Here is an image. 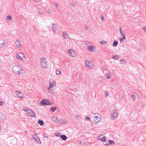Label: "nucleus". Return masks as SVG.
<instances>
[{"label":"nucleus","instance_id":"nucleus-1","mask_svg":"<svg viewBox=\"0 0 146 146\" xmlns=\"http://www.w3.org/2000/svg\"><path fill=\"white\" fill-rule=\"evenodd\" d=\"M94 117L93 119V123L96 124L102 120V117L98 113L94 114Z\"/></svg>","mask_w":146,"mask_h":146},{"label":"nucleus","instance_id":"nucleus-48","mask_svg":"<svg viewBox=\"0 0 146 146\" xmlns=\"http://www.w3.org/2000/svg\"><path fill=\"white\" fill-rule=\"evenodd\" d=\"M68 38L69 40H72V39L74 40V39L72 38H71L70 37H68Z\"/></svg>","mask_w":146,"mask_h":146},{"label":"nucleus","instance_id":"nucleus-7","mask_svg":"<svg viewBox=\"0 0 146 146\" xmlns=\"http://www.w3.org/2000/svg\"><path fill=\"white\" fill-rule=\"evenodd\" d=\"M118 112L116 110H113L111 112V118L112 120L115 119L118 115Z\"/></svg>","mask_w":146,"mask_h":146},{"label":"nucleus","instance_id":"nucleus-41","mask_svg":"<svg viewBox=\"0 0 146 146\" xmlns=\"http://www.w3.org/2000/svg\"><path fill=\"white\" fill-rule=\"evenodd\" d=\"M119 31H120V34L122 35H124V34H123V32H122L121 31V27H120L119 28Z\"/></svg>","mask_w":146,"mask_h":146},{"label":"nucleus","instance_id":"nucleus-27","mask_svg":"<svg viewBox=\"0 0 146 146\" xmlns=\"http://www.w3.org/2000/svg\"><path fill=\"white\" fill-rule=\"evenodd\" d=\"M75 118L78 120H80L81 119V116L79 115H76Z\"/></svg>","mask_w":146,"mask_h":146},{"label":"nucleus","instance_id":"nucleus-46","mask_svg":"<svg viewBox=\"0 0 146 146\" xmlns=\"http://www.w3.org/2000/svg\"><path fill=\"white\" fill-rule=\"evenodd\" d=\"M101 20L102 21H104V17L102 16V18H101Z\"/></svg>","mask_w":146,"mask_h":146},{"label":"nucleus","instance_id":"nucleus-52","mask_svg":"<svg viewBox=\"0 0 146 146\" xmlns=\"http://www.w3.org/2000/svg\"><path fill=\"white\" fill-rule=\"evenodd\" d=\"M44 137L46 138H48V137L47 136H44Z\"/></svg>","mask_w":146,"mask_h":146},{"label":"nucleus","instance_id":"nucleus-45","mask_svg":"<svg viewBox=\"0 0 146 146\" xmlns=\"http://www.w3.org/2000/svg\"><path fill=\"white\" fill-rule=\"evenodd\" d=\"M3 102L1 101H0V105L2 106L3 104Z\"/></svg>","mask_w":146,"mask_h":146},{"label":"nucleus","instance_id":"nucleus-40","mask_svg":"<svg viewBox=\"0 0 146 146\" xmlns=\"http://www.w3.org/2000/svg\"><path fill=\"white\" fill-rule=\"evenodd\" d=\"M55 6L56 7L57 9H59V7H58V4L57 3H55Z\"/></svg>","mask_w":146,"mask_h":146},{"label":"nucleus","instance_id":"nucleus-33","mask_svg":"<svg viewBox=\"0 0 146 146\" xmlns=\"http://www.w3.org/2000/svg\"><path fill=\"white\" fill-rule=\"evenodd\" d=\"M12 17L10 15H8L7 17V20L8 21H10L12 19Z\"/></svg>","mask_w":146,"mask_h":146},{"label":"nucleus","instance_id":"nucleus-24","mask_svg":"<svg viewBox=\"0 0 146 146\" xmlns=\"http://www.w3.org/2000/svg\"><path fill=\"white\" fill-rule=\"evenodd\" d=\"M106 77L108 79H109L111 77V74L110 73H108L106 75Z\"/></svg>","mask_w":146,"mask_h":146},{"label":"nucleus","instance_id":"nucleus-57","mask_svg":"<svg viewBox=\"0 0 146 146\" xmlns=\"http://www.w3.org/2000/svg\"><path fill=\"white\" fill-rule=\"evenodd\" d=\"M49 93H50V92H48Z\"/></svg>","mask_w":146,"mask_h":146},{"label":"nucleus","instance_id":"nucleus-10","mask_svg":"<svg viewBox=\"0 0 146 146\" xmlns=\"http://www.w3.org/2000/svg\"><path fill=\"white\" fill-rule=\"evenodd\" d=\"M85 64L88 67L90 68H93L94 67L92 63L90 60H86L85 62Z\"/></svg>","mask_w":146,"mask_h":146},{"label":"nucleus","instance_id":"nucleus-23","mask_svg":"<svg viewBox=\"0 0 146 146\" xmlns=\"http://www.w3.org/2000/svg\"><path fill=\"white\" fill-rule=\"evenodd\" d=\"M70 3L71 6L73 7H75L76 5V1H72Z\"/></svg>","mask_w":146,"mask_h":146},{"label":"nucleus","instance_id":"nucleus-53","mask_svg":"<svg viewBox=\"0 0 146 146\" xmlns=\"http://www.w3.org/2000/svg\"><path fill=\"white\" fill-rule=\"evenodd\" d=\"M2 60L0 58V63H1L2 62Z\"/></svg>","mask_w":146,"mask_h":146},{"label":"nucleus","instance_id":"nucleus-17","mask_svg":"<svg viewBox=\"0 0 146 146\" xmlns=\"http://www.w3.org/2000/svg\"><path fill=\"white\" fill-rule=\"evenodd\" d=\"M68 34L66 31H64L62 33V36L63 37L65 38H66L68 37Z\"/></svg>","mask_w":146,"mask_h":146},{"label":"nucleus","instance_id":"nucleus-31","mask_svg":"<svg viewBox=\"0 0 146 146\" xmlns=\"http://www.w3.org/2000/svg\"><path fill=\"white\" fill-rule=\"evenodd\" d=\"M55 135L56 136L60 137L61 135V133L60 132H56L55 133Z\"/></svg>","mask_w":146,"mask_h":146},{"label":"nucleus","instance_id":"nucleus-36","mask_svg":"<svg viewBox=\"0 0 146 146\" xmlns=\"http://www.w3.org/2000/svg\"><path fill=\"white\" fill-rule=\"evenodd\" d=\"M60 71L58 70H56V73L57 74H60Z\"/></svg>","mask_w":146,"mask_h":146},{"label":"nucleus","instance_id":"nucleus-34","mask_svg":"<svg viewBox=\"0 0 146 146\" xmlns=\"http://www.w3.org/2000/svg\"><path fill=\"white\" fill-rule=\"evenodd\" d=\"M108 141L109 143L110 144H115V143L112 140H109Z\"/></svg>","mask_w":146,"mask_h":146},{"label":"nucleus","instance_id":"nucleus-54","mask_svg":"<svg viewBox=\"0 0 146 146\" xmlns=\"http://www.w3.org/2000/svg\"><path fill=\"white\" fill-rule=\"evenodd\" d=\"M2 127L1 125H0V131H1V130Z\"/></svg>","mask_w":146,"mask_h":146},{"label":"nucleus","instance_id":"nucleus-22","mask_svg":"<svg viewBox=\"0 0 146 146\" xmlns=\"http://www.w3.org/2000/svg\"><path fill=\"white\" fill-rule=\"evenodd\" d=\"M60 137L62 140L64 141L66 140L67 138L66 136L64 135H62L60 136Z\"/></svg>","mask_w":146,"mask_h":146},{"label":"nucleus","instance_id":"nucleus-5","mask_svg":"<svg viewBox=\"0 0 146 146\" xmlns=\"http://www.w3.org/2000/svg\"><path fill=\"white\" fill-rule=\"evenodd\" d=\"M16 57L18 58L23 61H25L26 60L25 54L21 52L18 53L16 55Z\"/></svg>","mask_w":146,"mask_h":146},{"label":"nucleus","instance_id":"nucleus-21","mask_svg":"<svg viewBox=\"0 0 146 146\" xmlns=\"http://www.w3.org/2000/svg\"><path fill=\"white\" fill-rule=\"evenodd\" d=\"M0 118L3 120H6L7 119L6 117L2 113H0Z\"/></svg>","mask_w":146,"mask_h":146},{"label":"nucleus","instance_id":"nucleus-49","mask_svg":"<svg viewBox=\"0 0 146 146\" xmlns=\"http://www.w3.org/2000/svg\"><path fill=\"white\" fill-rule=\"evenodd\" d=\"M122 36H123V38L124 39H126V38L125 36V35H123Z\"/></svg>","mask_w":146,"mask_h":146},{"label":"nucleus","instance_id":"nucleus-12","mask_svg":"<svg viewBox=\"0 0 146 146\" xmlns=\"http://www.w3.org/2000/svg\"><path fill=\"white\" fill-rule=\"evenodd\" d=\"M39 104L40 105L44 106L48 105L50 104L49 102L48 101H46L44 100H41Z\"/></svg>","mask_w":146,"mask_h":146},{"label":"nucleus","instance_id":"nucleus-3","mask_svg":"<svg viewBox=\"0 0 146 146\" xmlns=\"http://www.w3.org/2000/svg\"><path fill=\"white\" fill-rule=\"evenodd\" d=\"M24 110L26 112L27 115H28L32 117H36V114L31 109Z\"/></svg>","mask_w":146,"mask_h":146},{"label":"nucleus","instance_id":"nucleus-37","mask_svg":"<svg viewBox=\"0 0 146 146\" xmlns=\"http://www.w3.org/2000/svg\"><path fill=\"white\" fill-rule=\"evenodd\" d=\"M46 12L48 13V14H50L51 13L50 11V9H47L46 10Z\"/></svg>","mask_w":146,"mask_h":146},{"label":"nucleus","instance_id":"nucleus-47","mask_svg":"<svg viewBox=\"0 0 146 146\" xmlns=\"http://www.w3.org/2000/svg\"><path fill=\"white\" fill-rule=\"evenodd\" d=\"M86 119H89L90 117L88 115L87 116H86Z\"/></svg>","mask_w":146,"mask_h":146},{"label":"nucleus","instance_id":"nucleus-9","mask_svg":"<svg viewBox=\"0 0 146 146\" xmlns=\"http://www.w3.org/2000/svg\"><path fill=\"white\" fill-rule=\"evenodd\" d=\"M15 47L17 48L22 49L23 46L21 42L18 40H16L15 42Z\"/></svg>","mask_w":146,"mask_h":146},{"label":"nucleus","instance_id":"nucleus-13","mask_svg":"<svg viewBox=\"0 0 146 146\" xmlns=\"http://www.w3.org/2000/svg\"><path fill=\"white\" fill-rule=\"evenodd\" d=\"M97 138L102 142L106 141V137L104 135H100L97 137Z\"/></svg>","mask_w":146,"mask_h":146},{"label":"nucleus","instance_id":"nucleus-44","mask_svg":"<svg viewBox=\"0 0 146 146\" xmlns=\"http://www.w3.org/2000/svg\"><path fill=\"white\" fill-rule=\"evenodd\" d=\"M142 29L146 33V27H143Z\"/></svg>","mask_w":146,"mask_h":146},{"label":"nucleus","instance_id":"nucleus-8","mask_svg":"<svg viewBox=\"0 0 146 146\" xmlns=\"http://www.w3.org/2000/svg\"><path fill=\"white\" fill-rule=\"evenodd\" d=\"M67 53L71 56L74 57L75 56V51L73 49H68Z\"/></svg>","mask_w":146,"mask_h":146},{"label":"nucleus","instance_id":"nucleus-55","mask_svg":"<svg viewBox=\"0 0 146 146\" xmlns=\"http://www.w3.org/2000/svg\"><path fill=\"white\" fill-rule=\"evenodd\" d=\"M25 133H27V131H25Z\"/></svg>","mask_w":146,"mask_h":146},{"label":"nucleus","instance_id":"nucleus-38","mask_svg":"<svg viewBox=\"0 0 146 146\" xmlns=\"http://www.w3.org/2000/svg\"><path fill=\"white\" fill-rule=\"evenodd\" d=\"M120 42L121 43H122L123 42V38H119Z\"/></svg>","mask_w":146,"mask_h":146},{"label":"nucleus","instance_id":"nucleus-11","mask_svg":"<svg viewBox=\"0 0 146 146\" xmlns=\"http://www.w3.org/2000/svg\"><path fill=\"white\" fill-rule=\"evenodd\" d=\"M33 139L37 143L39 144H40L41 142L40 138H39L38 136L37 135L36 133H35V135L34 136H33Z\"/></svg>","mask_w":146,"mask_h":146},{"label":"nucleus","instance_id":"nucleus-32","mask_svg":"<svg viewBox=\"0 0 146 146\" xmlns=\"http://www.w3.org/2000/svg\"><path fill=\"white\" fill-rule=\"evenodd\" d=\"M119 56L118 55H116L112 57V58L113 59H116V60H117L119 59Z\"/></svg>","mask_w":146,"mask_h":146},{"label":"nucleus","instance_id":"nucleus-16","mask_svg":"<svg viewBox=\"0 0 146 146\" xmlns=\"http://www.w3.org/2000/svg\"><path fill=\"white\" fill-rule=\"evenodd\" d=\"M95 49V47L93 46H89L87 48L88 50L91 51H94Z\"/></svg>","mask_w":146,"mask_h":146},{"label":"nucleus","instance_id":"nucleus-42","mask_svg":"<svg viewBox=\"0 0 146 146\" xmlns=\"http://www.w3.org/2000/svg\"><path fill=\"white\" fill-rule=\"evenodd\" d=\"M39 14L40 15H42L43 14V13L41 11H39L38 12Z\"/></svg>","mask_w":146,"mask_h":146},{"label":"nucleus","instance_id":"nucleus-14","mask_svg":"<svg viewBox=\"0 0 146 146\" xmlns=\"http://www.w3.org/2000/svg\"><path fill=\"white\" fill-rule=\"evenodd\" d=\"M52 29L53 33L54 34H55L56 33V31L57 30L56 25L55 24H52Z\"/></svg>","mask_w":146,"mask_h":146},{"label":"nucleus","instance_id":"nucleus-18","mask_svg":"<svg viewBox=\"0 0 146 146\" xmlns=\"http://www.w3.org/2000/svg\"><path fill=\"white\" fill-rule=\"evenodd\" d=\"M51 119L53 122L56 123H57V121H58V118L57 117L53 116L52 117Z\"/></svg>","mask_w":146,"mask_h":146},{"label":"nucleus","instance_id":"nucleus-26","mask_svg":"<svg viewBox=\"0 0 146 146\" xmlns=\"http://www.w3.org/2000/svg\"><path fill=\"white\" fill-rule=\"evenodd\" d=\"M38 123L41 126H42L44 124V123L43 121L41 120H39L38 121Z\"/></svg>","mask_w":146,"mask_h":146},{"label":"nucleus","instance_id":"nucleus-43","mask_svg":"<svg viewBox=\"0 0 146 146\" xmlns=\"http://www.w3.org/2000/svg\"><path fill=\"white\" fill-rule=\"evenodd\" d=\"M131 98H132L133 99H135V96L134 95H132L131 96Z\"/></svg>","mask_w":146,"mask_h":146},{"label":"nucleus","instance_id":"nucleus-2","mask_svg":"<svg viewBox=\"0 0 146 146\" xmlns=\"http://www.w3.org/2000/svg\"><path fill=\"white\" fill-rule=\"evenodd\" d=\"M40 64L42 67L44 68H46L47 67V61L45 58L42 57L40 58Z\"/></svg>","mask_w":146,"mask_h":146},{"label":"nucleus","instance_id":"nucleus-35","mask_svg":"<svg viewBox=\"0 0 146 146\" xmlns=\"http://www.w3.org/2000/svg\"><path fill=\"white\" fill-rule=\"evenodd\" d=\"M100 43L101 44L104 45V44H106L107 43V42H106V41H105L103 40V41H101L100 42Z\"/></svg>","mask_w":146,"mask_h":146},{"label":"nucleus","instance_id":"nucleus-20","mask_svg":"<svg viewBox=\"0 0 146 146\" xmlns=\"http://www.w3.org/2000/svg\"><path fill=\"white\" fill-rule=\"evenodd\" d=\"M25 73V71L23 69H22L21 68V69H20L19 72L18 73V74L19 75H21L23 74H24Z\"/></svg>","mask_w":146,"mask_h":146},{"label":"nucleus","instance_id":"nucleus-29","mask_svg":"<svg viewBox=\"0 0 146 146\" xmlns=\"http://www.w3.org/2000/svg\"><path fill=\"white\" fill-rule=\"evenodd\" d=\"M120 63L122 64H125L126 63L124 59L120 60Z\"/></svg>","mask_w":146,"mask_h":146},{"label":"nucleus","instance_id":"nucleus-51","mask_svg":"<svg viewBox=\"0 0 146 146\" xmlns=\"http://www.w3.org/2000/svg\"><path fill=\"white\" fill-rule=\"evenodd\" d=\"M35 2H38L39 1V0H33Z\"/></svg>","mask_w":146,"mask_h":146},{"label":"nucleus","instance_id":"nucleus-50","mask_svg":"<svg viewBox=\"0 0 146 146\" xmlns=\"http://www.w3.org/2000/svg\"><path fill=\"white\" fill-rule=\"evenodd\" d=\"M105 94H106V97L107 96H108V92H106Z\"/></svg>","mask_w":146,"mask_h":146},{"label":"nucleus","instance_id":"nucleus-39","mask_svg":"<svg viewBox=\"0 0 146 146\" xmlns=\"http://www.w3.org/2000/svg\"><path fill=\"white\" fill-rule=\"evenodd\" d=\"M89 28L87 26H85L84 27V29L86 30H88Z\"/></svg>","mask_w":146,"mask_h":146},{"label":"nucleus","instance_id":"nucleus-56","mask_svg":"<svg viewBox=\"0 0 146 146\" xmlns=\"http://www.w3.org/2000/svg\"><path fill=\"white\" fill-rule=\"evenodd\" d=\"M86 41L85 42V43H86Z\"/></svg>","mask_w":146,"mask_h":146},{"label":"nucleus","instance_id":"nucleus-25","mask_svg":"<svg viewBox=\"0 0 146 146\" xmlns=\"http://www.w3.org/2000/svg\"><path fill=\"white\" fill-rule=\"evenodd\" d=\"M23 94H22L20 92H19L17 94V97L19 98H22L23 96Z\"/></svg>","mask_w":146,"mask_h":146},{"label":"nucleus","instance_id":"nucleus-6","mask_svg":"<svg viewBox=\"0 0 146 146\" xmlns=\"http://www.w3.org/2000/svg\"><path fill=\"white\" fill-rule=\"evenodd\" d=\"M21 66H19L17 64H15L13 67L12 71L14 73L17 74H18L19 70L20 69H21Z\"/></svg>","mask_w":146,"mask_h":146},{"label":"nucleus","instance_id":"nucleus-19","mask_svg":"<svg viewBox=\"0 0 146 146\" xmlns=\"http://www.w3.org/2000/svg\"><path fill=\"white\" fill-rule=\"evenodd\" d=\"M6 45V44L4 41H3V42L0 43V49L2 48H4Z\"/></svg>","mask_w":146,"mask_h":146},{"label":"nucleus","instance_id":"nucleus-30","mask_svg":"<svg viewBox=\"0 0 146 146\" xmlns=\"http://www.w3.org/2000/svg\"><path fill=\"white\" fill-rule=\"evenodd\" d=\"M117 44H118L116 40H115L113 42V46L114 47L116 46H117Z\"/></svg>","mask_w":146,"mask_h":146},{"label":"nucleus","instance_id":"nucleus-28","mask_svg":"<svg viewBox=\"0 0 146 146\" xmlns=\"http://www.w3.org/2000/svg\"><path fill=\"white\" fill-rule=\"evenodd\" d=\"M56 109V108L55 107H52L50 108V110L53 112H54Z\"/></svg>","mask_w":146,"mask_h":146},{"label":"nucleus","instance_id":"nucleus-15","mask_svg":"<svg viewBox=\"0 0 146 146\" xmlns=\"http://www.w3.org/2000/svg\"><path fill=\"white\" fill-rule=\"evenodd\" d=\"M66 122V120H62L60 119L57 121V123L59 124H65Z\"/></svg>","mask_w":146,"mask_h":146},{"label":"nucleus","instance_id":"nucleus-4","mask_svg":"<svg viewBox=\"0 0 146 146\" xmlns=\"http://www.w3.org/2000/svg\"><path fill=\"white\" fill-rule=\"evenodd\" d=\"M49 86L48 89V90L49 91L50 89L54 87L56 85V82L53 79L50 80L49 82Z\"/></svg>","mask_w":146,"mask_h":146}]
</instances>
